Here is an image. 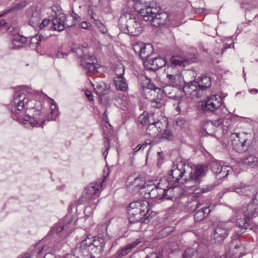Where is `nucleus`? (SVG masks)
Segmentation results:
<instances>
[{
	"label": "nucleus",
	"instance_id": "obj_19",
	"mask_svg": "<svg viewBox=\"0 0 258 258\" xmlns=\"http://www.w3.org/2000/svg\"><path fill=\"white\" fill-rule=\"evenodd\" d=\"M166 64L165 59L162 57H154L146 59L144 65L147 69L156 71Z\"/></svg>",
	"mask_w": 258,
	"mask_h": 258
},
{
	"label": "nucleus",
	"instance_id": "obj_5",
	"mask_svg": "<svg viewBox=\"0 0 258 258\" xmlns=\"http://www.w3.org/2000/svg\"><path fill=\"white\" fill-rule=\"evenodd\" d=\"M170 178L169 173L167 182L166 179H161L157 185H147L145 190L146 197L152 199H170V197H166V192L175 187L177 183L171 182Z\"/></svg>",
	"mask_w": 258,
	"mask_h": 258
},
{
	"label": "nucleus",
	"instance_id": "obj_9",
	"mask_svg": "<svg viewBox=\"0 0 258 258\" xmlns=\"http://www.w3.org/2000/svg\"><path fill=\"white\" fill-rule=\"evenodd\" d=\"M89 238L83 240L77 245L73 253L77 258H92L94 255L91 251V243Z\"/></svg>",
	"mask_w": 258,
	"mask_h": 258
},
{
	"label": "nucleus",
	"instance_id": "obj_23",
	"mask_svg": "<svg viewBox=\"0 0 258 258\" xmlns=\"http://www.w3.org/2000/svg\"><path fill=\"white\" fill-rule=\"evenodd\" d=\"M67 17L64 13H59L52 20L53 28L54 30L61 31L64 30L66 26L65 21Z\"/></svg>",
	"mask_w": 258,
	"mask_h": 258
},
{
	"label": "nucleus",
	"instance_id": "obj_28",
	"mask_svg": "<svg viewBox=\"0 0 258 258\" xmlns=\"http://www.w3.org/2000/svg\"><path fill=\"white\" fill-rule=\"evenodd\" d=\"M215 186L213 184L206 185L200 188H197L195 186H186L184 187L185 190H189L191 192H194L196 194H204L214 189Z\"/></svg>",
	"mask_w": 258,
	"mask_h": 258
},
{
	"label": "nucleus",
	"instance_id": "obj_48",
	"mask_svg": "<svg viewBox=\"0 0 258 258\" xmlns=\"http://www.w3.org/2000/svg\"><path fill=\"white\" fill-rule=\"evenodd\" d=\"M144 43L142 42H136L134 44L133 49L136 53L139 54V53H141L142 48V47H143L144 45Z\"/></svg>",
	"mask_w": 258,
	"mask_h": 258
},
{
	"label": "nucleus",
	"instance_id": "obj_63",
	"mask_svg": "<svg viewBox=\"0 0 258 258\" xmlns=\"http://www.w3.org/2000/svg\"><path fill=\"white\" fill-rule=\"evenodd\" d=\"M31 254L30 253H25L23 255H20L18 258H30Z\"/></svg>",
	"mask_w": 258,
	"mask_h": 258
},
{
	"label": "nucleus",
	"instance_id": "obj_17",
	"mask_svg": "<svg viewBox=\"0 0 258 258\" xmlns=\"http://www.w3.org/2000/svg\"><path fill=\"white\" fill-rule=\"evenodd\" d=\"M121 72L118 74L116 72V76L114 78L113 83L116 90L121 92H126L128 89V85L126 79L123 77L124 69L120 68Z\"/></svg>",
	"mask_w": 258,
	"mask_h": 258
},
{
	"label": "nucleus",
	"instance_id": "obj_58",
	"mask_svg": "<svg viewBox=\"0 0 258 258\" xmlns=\"http://www.w3.org/2000/svg\"><path fill=\"white\" fill-rule=\"evenodd\" d=\"M151 144V142H145L143 144L141 145H139V147L141 150V151H143L145 148L147 147V146L150 145Z\"/></svg>",
	"mask_w": 258,
	"mask_h": 258
},
{
	"label": "nucleus",
	"instance_id": "obj_32",
	"mask_svg": "<svg viewBox=\"0 0 258 258\" xmlns=\"http://www.w3.org/2000/svg\"><path fill=\"white\" fill-rule=\"evenodd\" d=\"M253 225L254 224L251 220L246 218L245 217L242 219L239 218L237 219L236 226L242 229H252Z\"/></svg>",
	"mask_w": 258,
	"mask_h": 258
},
{
	"label": "nucleus",
	"instance_id": "obj_1",
	"mask_svg": "<svg viewBox=\"0 0 258 258\" xmlns=\"http://www.w3.org/2000/svg\"><path fill=\"white\" fill-rule=\"evenodd\" d=\"M12 117L26 128L43 127L45 120L41 112L42 105L40 101L28 98L24 93H16L12 102Z\"/></svg>",
	"mask_w": 258,
	"mask_h": 258
},
{
	"label": "nucleus",
	"instance_id": "obj_20",
	"mask_svg": "<svg viewBox=\"0 0 258 258\" xmlns=\"http://www.w3.org/2000/svg\"><path fill=\"white\" fill-rule=\"evenodd\" d=\"M210 207L203 206L201 203H197L195 209L194 219L196 222H200L204 220L210 213Z\"/></svg>",
	"mask_w": 258,
	"mask_h": 258
},
{
	"label": "nucleus",
	"instance_id": "obj_60",
	"mask_svg": "<svg viewBox=\"0 0 258 258\" xmlns=\"http://www.w3.org/2000/svg\"><path fill=\"white\" fill-rule=\"evenodd\" d=\"M71 17H73L74 20L79 21L80 20V16L76 13L73 12L71 14Z\"/></svg>",
	"mask_w": 258,
	"mask_h": 258
},
{
	"label": "nucleus",
	"instance_id": "obj_41",
	"mask_svg": "<svg viewBox=\"0 0 258 258\" xmlns=\"http://www.w3.org/2000/svg\"><path fill=\"white\" fill-rule=\"evenodd\" d=\"M27 5V4L25 1H23L21 3H20V4H17L15 6L12 7L11 8L7 10L5 13L1 14L0 15V17L4 16L6 14H7L11 11H15L16 10L23 9V8L26 7V6Z\"/></svg>",
	"mask_w": 258,
	"mask_h": 258
},
{
	"label": "nucleus",
	"instance_id": "obj_35",
	"mask_svg": "<svg viewBox=\"0 0 258 258\" xmlns=\"http://www.w3.org/2000/svg\"><path fill=\"white\" fill-rule=\"evenodd\" d=\"M242 163L245 166L254 168L258 165V158L254 155H250L243 159Z\"/></svg>",
	"mask_w": 258,
	"mask_h": 258
},
{
	"label": "nucleus",
	"instance_id": "obj_33",
	"mask_svg": "<svg viewBox=\"0 0 258 258\" xmlns=\"http://www.w3.org/2000/svg\"><path fill=\"white\" fill-rule=\"evenodd\" d=\"M26 41L27 39L25 37L20 34L15 35L13 40V48L19 49L24 47Z\"/></svg>",
	"mask_w": 258,
	"mask_h": 258
},
{
	"label": "nucleus",
	"instance_id": "obj_11",
	"mask_svg": "<svg viewBox=\"0 0 258 258\" xmlns=\"http://www.w3.org/2000/svg\"><path fill=\"white\" fill-rule=\"evenodd\" d=\"M211 169L217 179L227 177L228 175L233 172L232 167L229 166H222L219 162L213 161L211 164Z\"/></svg>",
	"mask_w": 258,
	"mask_h": 258
},
{
	"label": "nucleus",
	"instance_id": "obj_46",
	"mask_svg": "<svg viewBox=\"0 0 258 258\" xmlns=\"http://www.w3.org/2000/svg\"><path fill=\"white\" fill-rule=\"evenodd\" d=\"M83 68L88 70L89 72H94L97 71V62H93V61H92L90 64H85V66L83 67Z\"/></svg>",
	"mask_w": 258,
	"mask_h": 258
},
{
	"label": "nucleus",
	"instance_id": "obj_29",
	"mask_svg": "<svg viewBox=\"0 0 258 258\" xmlns=\"http://www.w3.org/2000/svg\"><path fill=\"white\" fill-rule=\"evenodd\" d=\"M195 82L202 93L211 85V78L207 76H202L198 79V81H195Z\"/></svg>",
	"mask_w": 258,
	"mask_h": 258
},
{
	"label": "nucleus",
	"instance_id": "obj_3",
	"mask_svg": "<svg viewBox=\"0 0 258 258\" xmlns=\"http://www.w3.org/2000/svg\"><path fill=\"white\" fill-rule=\"evenodd\" d=\"M137 11L144 21H150L152 25L156 27L166 24L168 20V16L166 13L159 12L158 8L151 6L150 3L141 5Z\"/></svg>",
	"mask_w": 258,
	"mask_h": 258
},
{
	"label": "nucleus",
	"instance_id": "obj_8",
	"mask_svg": "<svg viewBox=\"0 0 258 258\" xmlns=\"http://www.w3.org/2000/svg\"><path fill=\"white\" fill-rule=\"evenodd\" d=\"M74 229V224L72 221L66 219L60 220L52 228L53 233L58 234L62 238L67 237Z\"/></svg>",
	"mask_w": 258,
	"mask_h": 258
},
{
	"label": "nucleus",
	"instance_id": "obj_31",
	"mask_svg": "<svg viewBox=\"0 0 258 258\" xmlns=\"http://www.w3.org/2000/svg\"><path fill=\"white\" fill-rule=\"evenodd\" d=\"M41 20V11L40 9H35L32 10V13L29 20V24L33 27L36 28L39 24Z\"/></svg>",
	"mask_w": 258,
	"mask_h": 258
},
{
	"label": "nucleus",
	"instance_id": "obj_22",
	"mask_svg": "<svg viewBox=\"0 0 258 258\" xmlns=\"http://www.w3.org/2000/svg\"><path fill=\"white\" fill-rule=\"evenodd\" d=\"M166 77L173 86H181L184 82L183 77L179 70L173 71V73L167 74Z\"/></svg>",
	"mask_w": 258,
	"mask_h": 258
},
{
	"label": "nucleus",
	"instance_id": "obj_39",
	"mask_svg": "<svg viewBox=\"0 0 258 258\" xmlns=\"http://www.w3.org/2000/svg\"><path fill=\"white\" fill-rule=\"evenodd\" d=\"M203 129L209 135H212L215 129L213 122L211 121L206 122L203 124Z\"/></svg>",
	"mask_w": 258,
	"mask_h": 258
},
{
	"label": "nucleus",
	"instance_id": "obj_52",
	"mask_svg": "<svg viewBox=\"0 0 258 258\" xmlns=\"http://www.w3.org/2000/svg\"><path fill=\"white\" fill-rule=\"evenodd\" d=\"M50 22V21L49 19H45L43 20L42 22L41 23L39 22V24L38 26H39V28L40 29H43L45 26H47Z\"/></svg>",
	"mask_w": 258,
	"mask_h": 258
},
{
	"label": "nucleus",
	"instance_id": "obj_24",
	"mask_svg": "<svg viewBox=\"0 0 258 258\" xmlns=\"http://www.w3.org/2000/svg\"><path fill=\"white\" fill-rule=\"evenodd\" d=\"M183 258H209L207 251L202 252L200 248L197 250L195 248L189 247L186 249Z\"/></svg>",
	"mask_w": 258,
	"mask_h": 258
},
{
	"label": "nucleus",
	"instance_id": "obj_44",
	"mask_svg": "<svg viewBox=\"0 0 258 258\" xmlns=\"http://www.w3.org/2000/svg\"><path fill=\"white\" fill-rule=\"evenodd\" d=\"M161 138L167 140H172L173 139V135L170 130H165L163 133L160 134Z\"/></svg>",
	"mask_w": 258,
	"mask_h": 258
},
{
	"label": "nucleus",
	"instance_id": "obj_36",
	"mask_svg": "<svg viewBox=\"0 0 258 258\" xmlns=\"http://www.w3.org/2000/svg\"><path fill=\"white\" fill-rule=\"evenodd\" d=\"M176 89L173 87V86H165L163 88L162 92L168 97L170 98H173L174 99L178 100V98H180V97H177L175 95L173 94L172 93L175 92Z\"/></svg>",
	"mask_w": 258,
	"mask_h": 258
},
{
	"label": "nucleus",
	"instance_id": "obj_25",
	"mask_svg": "<svg viewBox=\"0 0 258 258\" xmlns=\"http://www.w3.org/2000/svg\"><path fill=\"white\" fill-rule=\"evenodd\" d=\"M171 66L170 68L173 71L177 70V67H185L189 63V60L185 57L173 56L170 58Z\"/></svg>",
	"mask_w": 258,
	"mask_h": 258
},
{
	"label": "nucleus",
	"instance_id": "obj_42",
	"mask_svg": "<svg viewBox=\"0 0 258 258\" xmlns=\"http://www.w3.org/2000/svg\"><path fill=\"white\" fill-rule=\"evenodd\" d=\"M164 101L162 98V96L161 97H158L156 99L151 100L152 106L154 107L160 108L164 104Z\"/></svg>",
	"mask_w": 258,
	"mask_h": 258
},
{
	"label": "nucleus",
	"instance_id": "obj_7",
	"mask_svg": "<svg viewBox=\"0 0 258 258\" xmlns=\"http://www.w3.org/2000/svg\"><path fill=\"white\" fill-rule=\"evenodd\" d=\"M118 26L123 32L133 36H139L143 30V26L141 22L136 18L132 17L129 13L121 15Z\"/></svg>",
	"mask_w": 258,
	"mask_h": 258
},
{
	"label": "nucleus",
	"instance_id": "obj_30",
	"mask_svg": "<svg viewBox=\"0 0 258 258\" xmlns=\"http://www.w3.org/2000/svg\"><path fill=\"white\" fill-rule=\"evenodd\" d=\"M155 113L154 112L148 113L144 111L138 117V121L143 125L150 124L152 122L155 120Z\"/></svg>",
	"mask_w": 258,
	"mask_h": 258
},
{
	"label": "nucleus",
	"instance_id": "obj_59",
	"mask_svg": "<svg viewBox=\"0 0 258 258\" xmlns=\"http://www.w3.org/2000/svg\"><path fill=\"white\" fill-rule=\"evenodd\" d=\"M242 244H241V243L239 241V242H236V243L235 244L234 243V242H233L232 244H231V247H233L234 249H238L239 248H240Z\"/></svg>",
	"mask_w": 258,
	"mask_h": 258
},
{
	"label": "nucleus",
	"instance_id": "obj_64",
	"mask_svg": "<svg viewBox=\"0 0 258 258\" xmlns=\"http://www.w3.org/2000/svg\"><path fill=\"white\" fill-rule=\"evenodd\" d=\"M43 258H56V257L51 253H48L45 254Z\"/></svg>",
	"mask_w": 258,
	"mask_h": 258
},
{
	"label": "nucleus",
	"instance_id": "obj_51",
	"mask_svg": "<svg viewBox=\"0 0 258 258\" xmlns=\"http://www.w3.org/2000/svg\"><path fill=\"white\" fill-rule=\"evenodd\" d=\"M146 258H163L160 253L152 252L147 255Z\"/></svg>",
	"mask_w": 258,
	"mask_h": 258
},
{
	"label": "nucleus",
	"instance_id": "obj_34",
	"mask_svg": "<svg viewBox=\"0 0 258 258\" xmlns=\"http://www.w3.org/2000/svg\"><path fill=\"white\" fill-rule=\"evenodd\" d=\"M51 111L47 116V120H55L59 115V111L57 107L56 103L53 100H51L50 105Z\"/></svg>",
	"mask_w": 258,
	"mask_h": 258
},
{
	"label": "nucleus",
	"instance_id": "obj_56",
	"mask_svg": "<svg viewBox=\"0 0 258 258\" xmlns=\"http://www.w3.org/2000/svg\"><path fill=\"white\" fill-rule=\"evenodd\" d=\"M90 25L86 22H83L80 24V27L84 29H88L90 27Z\"/></svg>",
	"mask_w": 258,
	"mask_h": 258
},
{
	"label": "nucleus",
	"instance_id": "obj_18",
	"mask_svg": "<svg viewBox=\"0 0 258 258\" xmlns=\"http://www.w3.org/2000/svg\"><path fill=\"white\" fill-rule=\"evenodd\" d=\"M163 127V123L156 119L149 124L147 129V134L152 138H160Z\"/></svg>",
	"mask_w": 258,
	"mask_h": 258
},
{
	"label": "nucleus",
	"instance_id": "obj_47",
	"mask_svg": "<svg viewBox=\"0 0 258 258\" xmlns=\"http://www.w3.org/2000/svg\"><path fill=\"white\" fill-rule=\"evenodd\" d=\"M45 247V245L43 241H40L39 243H37L35 245V251L38 254L41 252L44 247Z\"/></svg>",
	"mask_w": 258,
	"mask_h": 258
},
{
	"label": "nucleus",
	"instance_id": "obj_43",
	"mask_svg": "<svg viewBox=\"0 0 258 258\" xmlns=\"http://www.w3.org/2000/svg\"><path fill=\"white\" fill-rule=\"evenodd\" d=\"M174 230V227L171 226L166 227L163 228L160 232V236L166 237Z\"/></svg>",
	"mask_w": 258,
	"mask_h": 258
},
{
	"label": "nucleus",
	"instance_id": "obj_16",
	"mask_svg": "<svg viewBox=\"0 0 258 258\" xmlns=\"http://www.w3.org/2000/svg\"><path fill=\"white\" fill-rule=\"evenodd\" d=\"M253 189L252 186L240 183L226 188L225 192H235L241 196H248L252 193Z\"/></svg>",
	"mask_w": 258,
	"mask_h": 258
},
{
	"label": "nucleus",
	"instance_id": "obj_37",
	"mask_svg": "<svg viewBox=\"0 0 258 258\" xmlns=\"http://www.w3.org/2000/svg\"><path fill=\"white\" fill-rule=\"evenodd\" d=\"M90 16L91 19L93 20L95 26L98 28L100 32L102 34L106 33L107 29L105 26L100 20L95 19L92 14H90Z\"/></svg>",
	"mask_w": 258,
	"mask_h": 258
},
{
	"label": "nucleus",
	"instance_id": "obj_45",
	"mask_svg": "<svg viewBox=\"0 0 258 258\" xmlns=\"http://www.w3.org/2000/svg\"><path fill=\"white\" fill-rule=\"evenodd\" d=\"M147 46L144 43L143 47L142 48V50L141 51V53H139V56L142 59L144 58H149L148 56L150 55V52L147 51Z\"/></svg>",
	"mask_w": 258,
	"mask_h": 258
},
{
	"label": "nucleus",
	"instance_id": "obj_10",
	"mask_svg": "<svg viewBox=\"0 0 258 258\" xmlns=\"http://www.w3.org/2000/svg\"><path fill=\"white\" fill-rule=\"evenodd\" d=\"M231 226L229 223H219L212 235V240L215 243H220L228 236Z\"/></svg>",
	"mask_w": 258,
	"mask_h": 258
},
{
	"label": "nucleus",
	"instance_id": "obj_54",
	"mask_svg": "<svg viewBox=\"0 0 258 258\" xmlns=\"http://www.w3.org/2000/svg\"><path fill=\"white\" fill-rule=\"evenodd\" d=\"M185 121L181 118H178L176 121V124L180 128H182L185 126Z\"/></svg>",
	"mask_w": 258,
	"mask_h": 258
},
{
	"label": "nucleus",
	"instance_id": "obj_55",
	"mask_svg": "<svg viewBox=\"0 0 258 258\" xmlns=\"http://www.w3.org/2000/svg\"><path fill=\"white\" fill-rule=\"evenodd\" d=\"M243 233H244V231H243V229L242 228L239 231H237L236 232H235L234 234L233 235V239H237Z\"/></svg>",
	"mask_w": 258,
	"mask_h": 258
},
{
	"label": "nucleus",
	"instance_id": "obj_27",
	"mask_svg": "<svg viewBox=\"0 0 258 258\" xmlns=\"http://www.w3.org/2000/svg\"><path fill=\"white\" fill-rule=\"evenodd\" d=\"M140 240H136L133 242L125 245L116 251L115 256L117 258H119L126 255L131 252L134 247H136L140 243Z\"/></svg>",
	"mask_w": 258,
	"mask_h": 258
},
{
	"label": "nucleus",
	"instance_id": "obj_14",
	"mask_svg": "<svg viewBox=\"0 0 258 258\" xmlns=\"http://www.w3.org/2000/svg\"><path fill=\"white\" fill-rule=\"evenodd\" d=\"M221 105L220 96L214 95L209 98L202 104V109L206 112H213L217 109Z\"/></svg>",
	"mask_w": 258,
	"mask_h": 258
},
{
	"label": "nucleus",
	"instance_id": "obj_53",
	"mask_svg": "<svg viewBox=\"0 0 258 258\" xmlns=\"http://www.w3.org/2000/svg\"><path fill=\"white\" fill-rule=\"evenodd\" d=\"M94 90L99 95H101L104 88L101 84H97L96 86L94 87Z\"/></svg>",
	"mask_w": 258,
	"mask_h": 258
},
{
	"label": "nucleus",
	"instance_id": "obj_62",
	"mask_svg": "<svg viewBox=\"0 0 258 258\" xmlns=\"http://www.w3.org/2000/svg\"><path fill=\"white\" fill-rule=\"evenodd\" d=\"M85 94H86L87 97L88 98V99L89 100H90V101L93 100V95L89 91H86Z\"/></svg>",
	"mask_w": 258,
	"mask_h": 258
},
{
	"label": "nucleus",
	"instance_id": "obj_2",
	"mask_svg": "<svg viewBox=\"0 0 258 258\" xmlns=\"http://www.w3.org/2000/svg\"><path fill=\"white\" fill-rule=\"evenodd\" d=\"M208 170V168L205 165H196L192 168L185 162L180 161L173 165L170 170V180L174 183H178L180 180L199 183Z\"/></svg>",
	"mask_w": 258,
	"mask_h": 258
},
{
	"label": "nucleus",
	"instance_id": "obj_61",
	"mask_svg": "<svg viewBox=\"0 0 258 258\" xmlns=\"http://www.w3.org/2000/svg\"><path fill=\"white\" fill-rule=\"evenodd\" d=\"M253 203L252 204H254L256 206L258 205V192L256 193L254 197L252 199Z\"/></svg>",
	"mask_w": 258,
	"mask_h": 258
},
{
	"label": "nucleus",
	"instance_id": "obj_50",
	"mask_svg": "<svg viewBox=\"0 0 258 258\" xmlns=\"http://www.w3.org/2000/svg\"><path fill=\"white\" fill-rule=\"evenodd\" d=\"M52 10L55 14V16H57L59 13H63L60 7L57 5L52 7Z\"/></svg>",
	"mask_w": 258,
	"mask_h": 258
},
{
	"label": "nucleus",
	"instance_id": "obj_4",
	"mask_svg": "<svg viewBox=\"0 0 258 258\" xmlns=\"http://www.w3.org/2000/svg\"><path fill=\"white\" fill-rule=\"evenodd\" d=\"M103 181H98L90 183L84 190L79 202L80 204L89 203L90 205L85 209V212L90 214L97 206L99 200L97 199L99 196L100 189L102 187Z\"/></svg>",
	"mask_w": 258,
	"mask_h": 258
},
{
	"label": "nucleus",
	"instance_id": "obj_40",
	"mask_svg": "<svg viewBox=\"0 0 258 258\" xmlns=\"http://www.w3.org/2000/svg\"><path fill=\"white\" fill-rule=\"evenodd\" d=\"M92 61H93V62H97L95 57L93 55H86L81 60V64L83 67L85 66V64H90Z\"/></svg>",
	"mask_w": 258,
	"mask_h": 258
},
{
	"label": "nucleus",
	"instance_id": "obj_21",
	"mask_svg": "<svg viewBox=\"0 0 258 258\" xmlns=\"http://www.w3.org/2000/svg\"><path fill=\"white\" fill-rule=\"evenodd\" d=\"M127 183L128 189L133 191L146 187L145 180L139 176L135 178L133 180H131V177L128 178Z\"/></svg>",
	"mask_w": 258,
	"mask_h": 258
},
{
	"label": "nucleus",
	"instance_id": "obj_6",
	"mask_svg": "<svg viewBox=\"0 0 258 258\" xmlns=\"http://www.w3.org/2000/svg\"><path fill=\"white\" fill-rule=\"evenodd\" d=\"M149 203L147 200L135 201L131 203L127 209L128 220L131 223L141 221L144 222V218L147 219L149 212Z\"/></svg>",
	"mask_w": 258,
	"mask_h": 258
},
{
	"label": "nucleus",
	"instance_id": "obj_13",
	"mask_svg": "<svg viewBox=\"0 0 258 258\" xmlns=\"http://www.w3.org/2000/svg\"><path fill=\"white\" fill-rule=\"evenodd\" d=\"M86 238H89L91 243V251L92 253L94 255L92 256V258H99L103 250L104 247L106 244L105 239L101 237H87Z\"/></svg>",
	"mask_w": 258,
	"mask_h": 258
},
{
	"label": "nucleus",
	"instance_id": "obj_26",
	"mask_svg": "<svg viewBox=\"0 0 258 258\" xmlns=\"http://www.w3.org/2000/svg\"><path fill=\"white\" fill-rule=\"evenodd\" d=\"M242 212L244 217L251 220L253 218L255 217L258 214V211L256 206L253 204H250L247 206H243Z\"/></svg>",
	"mask_w": 258,
	"mask_h": 258
},
{
	"label": "nucleus",
	"instance_id": "obj_57",
	"mask_svg": "<svg viewBox=\"0 0 258 258\" xmlns=\"http://www.w3.org/2000/svg\"><path fill=\"white\" fill-rule=\"evenodd\" d=\"M68 55V53H63V52H58L56 54V56H55V57L56 58H64L65 57H66Z\"/></svg>",
	"mask_w": 258,
	"mask_h": 258
},
{
	"label": "nucleus",
	"instance_id": "obj_15",
	"mask_svg": "<svg viewBox=\"0 0 258 258\" xmlns=\"http://www.w3.org/2000/svg\"><path fill=\"white\" fill-rule=\"evenodd\" d=\"M184 84L182 90L188 97L194 98H200L202 96V93L199 89L195 81L188 83L184 82Z\"/></svg>",
	"mask_w": 258,
	"mask_h": 258
},
{
	"label": "nucleus",
	"instance_id": "obj_12",
	"mask_svg": "<svg viewBox=\"0 0 258 258\" xmlns=\"http://www.w3.org/2000/svg\"><path fill=\"white\" fill-rule=\"evenodd\" d=\"M233 135H235V137L232 140L234 149L238 152H243L247 150L249 143H247V134L242 133H235Z\"/></svg>",
	"mask_w": 258,
	"mask_h": 258
},
{
	"label": "nucleus",
	"instance_id": "obj_38",
	"mask_svg": "<svg viewBox=\"0 0 258 258\" xmlns=\"http://www.w3.org/2000/svg\"><path fill=\"white\" fill-rule=\"evenodd\" d=\"M45 38L41 34H36L31 37L30 39V43L31 44H36L40 45L41 42L44 41Z\"/></svg>",
	"mask_w": 258,
	"mask_h": 258
},
{
	"label": "nucleus",
	"instance_id": "obj_49",
	"mask_svg": "<svg viewBox=\"0 0 258 258\" xmlns=\"http://www.w3.org/2000/svg\"><path fill=\"white\" fill-rule=\"evenodd\" d=\"M71 50L79 57H81L83 55V49L80 47H78L75 45L72 48Z\"/></svg>",
	"mask_w": 258,
	"mask_h": 258
}]
</instances>
